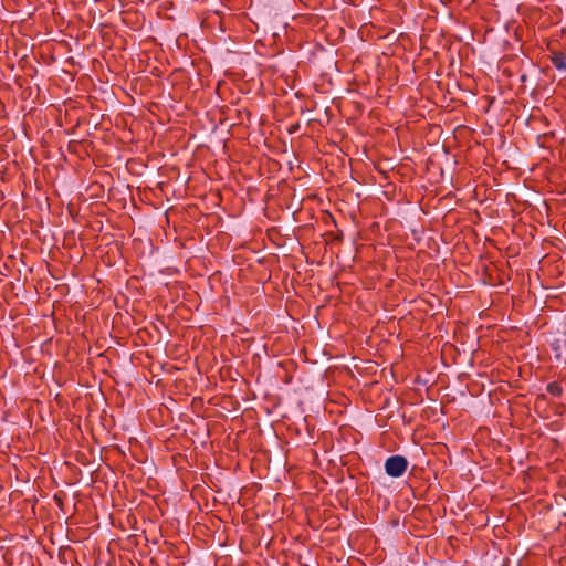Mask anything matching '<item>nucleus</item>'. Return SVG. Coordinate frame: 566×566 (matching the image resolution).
Here are the masks:
<instances>
[{"mask_svg":"<svg viewBox=\"0 0 566 566\" xmlns=\"http://www.w3.org/2000/svg\"><path fill=\"white\" fill-rule=\"evenodd\" d=\"M408 468V460L403 455H391L385 462V471L391 478H400Z\"/></svg>","mask_w":566,"mask_h":566,"instance_id":"obj_1","label":"nucleus"},{"mask_svg":"<svg viewBox=\"0 0 566 566\" xmlns=\"http://www.w3.org/2000/svg\"><path fill=\"white\" fill-rule=\"evenodd\" d=\"M551 51V62L558 71H566V53L563 51L555 50L553 46H548Z\"/></svg>","mask_w":566,"mask_h":566,"instance_id":"obj_2","label":"nucleus"},{"mask_svg":"<svg viewBox=\"0 0 566 566\" xmlns=\"http://www.w3.org/2000/svg\"><path fill=\"white\" fill-rule=\"evenodd\" d=\"M546 391L554 397H560L563 395V387L559 382L552 381L547 384Z\"/></svg>","mask_w":566,"mask_h":566,"instance_id":"obj_3","label":"nucleus"}]
</instances>
